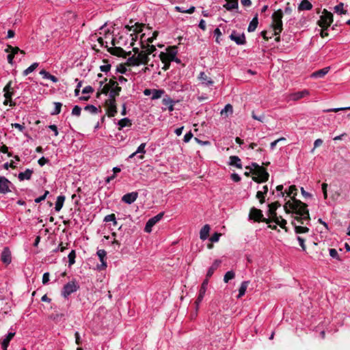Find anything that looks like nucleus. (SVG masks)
<instances>
[{
    "instance_id": "nucleus-1",
    "label": "nucleus",
    "mask_w": 350,
    "mask_h": 350,
    "mask_svg": "<svg viewBox=\"0 0 350 350\" xmlns=\"http://www.w3.org/2000/svg\"><path fill=\"white\" fill-rule=\"evenodd\" d=\"M297 191V189L295 185L289 187L288 190L286 192L287 196L292 198L293 201L287 202L284 208L286 213L291 211L293 215H295V219H299L301 223L304 224L305 221L310 219L309 212L306 204L295 199Z\"/></svg>"
},
{
    "instance_id": "nucleus-2",
    "label": "nucleus",
    "mask_w": 350,
    "mask_h": 350,
    "mask_svg": "<svg viewBox=\"0 0 350 350\" xmlns=\"http://www.w3.org/2000/svg\"><path fill=\"white\" fill-rule=\"evenodd\" d=\"M283 12L282 10H278L274 12L272 14V24L271 27L274 31V35H279L283 29L282 24Z\"/></svg>"
},
{
    "instance_id": "nucleus-3",
    "label": "nucleus",
    "mask_w": 350,
    "mask_h": 350,
    "mask_svg": "<svg viewBox=\"0 0 350 350\" xmlns=\"http://www.w3.org/2000/svg\"><path fill=\"white\" fill-rule=\"evenodd\" d=\"M79 288V285L75 280H72L66 283L62 291V295L64 298H68L72 293L76 292Z\"/></svg>"
},
{
    "instance_id": "nucleus-4",
    "label": "nucleus",
    "mask_w": 350,
    "mask_h": 350,
    "mask_svg": "<svg viewBox=\"0 0 350 350\" xmlns=\"http://www.w3.org/2000/svg\"><path fill=\"white\" fill-rule=\"evenodd\" d=\"M332 22L333 14L331 12L324 10L322 15L320 17V20L318 22L319 25L323 29H327Z\"/></svg>"
},
{
    "instance_id": "nucleus-5",
    "label": "nucleus",
    "mask_w": 350,
    "mask_h": 350,
    "mask_svg": "<svg viewBox=\"0 0 350 350\" xmlns=\"http://www.w3.org/2000/svg\"><path fill=\"white\" fill-rule=\"evenodd\" d=\"M133 51L137 54V57L134 59L135 65L138 66L139 64H148L150 59L148 54H147L146 52L144 51H139L137 48H134Z\"/></svg>"
},
{
    "instance_id": "nucleus-6",
    "label": "nucleus",
    "mask_w": 350,
    "mask_h": 350,
    "mask_svg": "<svg viewBox=\"0 0 350 350\" xmlns=\"http://www.w3.org/2000/svg\"><path fill=\"white\" fill-rule=\"evenodd\" d=\"M178 53L177 47L174 46H170L167 48L166 52H161L159 54V58L161 60H164L167 59L170 61H171L172 59L176 57V55Z\"/></svg>"
},
{
    "instance_id": "nucleus-7",
    "label": "nucleus",
    "mask_w": 350,
    "mask_h": 350,
    "mask_svg": "<svg viewBox=\"0 0 350 350\" xmlns=\"http://www.w3.org/2000/svg\"><path fill=\"white\" fill-rule=\"evenodd\" d=\"M163 215V212L159 213L157 215L149 219L144 228L145 232L150 233L152 231V228L162 219Z\"/></svg>"
},
{
    "instance_id": "nucleus-8",
    "label": "nucleus",
    "mask_w": 350,
    "mask_h": 350,
    "mask_svg": "<svg viewBox=\"0 0 350 350\" xmlns=\"http://www.w3.org/2000/svg\"><path fill=\"white\" fill-rule=\"evenodd\" d=\"M143 26L144 25L142 24H139L138 23H133V21H131L129 22V24L124 26V28L128 31H133L135 33V38L133 37V34H131V36H132V40H135L137 38L135 33L141 32L142 31Z\"/></svg>"
},
{
    "instance_id": "nucleus-9",
    "label": "nucleus",
    "mask_w": 350,
    "mask_h": 350,
    "mask_svg": "<svg viewBox=\"0 0 350 350\" xmlns=\"http://www.w3.org/2000/svg\"><path fill=\"white\" fill-rule=\"evenodd\" d=\"M253 173L257 176L253 177L252 179L256 183L266 182L269 178V173L263 167L259 168V171L253 172Z\"/></svg>"
},
{
    "instance_id": "nucleus-10",
    "label": "nucleus",
    "mask_w": 350,
    "mask_h": 350,
    "mask_svg": "<svg viewBox=\"0 0 350 350\" xmlns=\"http://www.w3.org/2000/svg\"><path fill=\"white\" fill-rule=\"evenodd\" d=\"M208 284V279L205 278L201 284L198 298H197L196 301H195L197 309L199 306V304L202 302V301L203 300V299L204 297V295H205V293H206V291L207 289Z\"/></svg>"
},
{
    "instance_id": "nucleus-11",
    "label": "nucleus",
    "mask_w": 350,
    "mask_h": 350,
    "mask_svg": "<svg viewBox=\"0 0 350 350\" xmlns=\"http://www.w3.org/2000/svg\"><path fill=\"white\" fill-rule=\"evenodd\" d=\"M96 254L100 261V264L97 265V269L99 271L105 269L107 266L106 261V251L105 250H98Z\"/></svg>"
},
{
    "instance_id": "nucleus-12",
    "label": "nucleus",
    "mask_w": 350,
    "mask_h": 350,
    "mask_svg": "<svg viewBox=\"0 0 350 350\" xmlns=\"http://www.w3.org/2000/svg\"><path fill=\"white\" fill-rule=\"evenodd\" d=\"M310 95L308 90H303L299 92H293L288 94V100L297 101Z\"/></svg>"
},
{
    "instance_id": "nucleus-13",
    "label": "nucleus",
    "mask_w": 350,
    "mask_h": 350,
    "mask_svg": "<svg viewBox=\"0 0 350 350\" xmlns=\"http://www.w3.org/2000/svg\"><path fill=\"white\" fill-rule=\"evenodd\" d=\"M230 38L238 45H243L246 42L245 36L243 33H239L235 31H232L230 35Z\"/></svg>"
},
{
    "instance_id": "nucleus-14",
    "label": "nucleus",
    "mask_w": 350,
    "mask_h": 350,
    "mask_svg": "<svg viewBox=\"0 0 350 350\" xmlns=\"http://www.w3.org/2000/svg\"><path fill=\"white\" fill-rule=\"evenodd\" d=\"M177 100L172 99L169 96L166 95L162 100V103L165 105V108H162L163 111L168 109L170 112L174 110V105L177 103Z\"/></svg>"
},
{
    "instance_id": "nucleus-15",
    "label": "nucleus",
    "mask_w": 350,
    "mask_h": 350,
    "mask_svg": "<svg viewBox=\"0 0 350 350\" xmlns=\"http://www.w3.org/2000/svg\"><path fill=\"white\" fill-rule=\"evenodd\" d=\"M11 182L4 176H0V193L5 194L10 192Z\"/></svg>"
},
{
    "instance_id": "nucleus-16",
    "label": "nucleus",
    "mask_w": 350,
    "mask_h": 350,
    "mask_svg": "<svg viewBox=\"0 0 350 350\" xmlns=\"http://www.w3.org/2000/svg\"><path fill=\"white\" fill-rule=\"evenodd\" d=\"M137 198H138V193L137 191H133V192L124 194L122 197V201L126 204H131L137 199Z\"/></svg>"
},
{
    "instance_id": "nucleus-17",
    "label": "nucleus",
    "mask_w": 350,
    "mask_h": 350,
    "mask_svg": "<svg viewBox=\"0 0 350 350\" xmlns=\"http://www.w3.org/2000/svg\"><path fill=\"white\" fill-rule=\"evenodd\" d=\"M294 220L292 221V224L295 227V231L297 234L306 233L309 231V228L307 227L301 226L297 225L296 221L298 224H302L299 219H295V215H293Z\"/></svg>"
},
{
    "instance_id": "nucleus-18",
    "label": "nucleus",
    "mask_w": 350,
    "mask_h": 350,
    "mask_svg": "<svg viewBox=\"0 0 350 350\" xmlns=\"http://www.w3.org/2000/svg\"><path fill=\"white\" fill-rule=\"evenodd\" d=\"M221 263V260L217 259L215 260L211 266L208 268L206 278L209 279L214 273V272L219 267Z\"/></svg>"
},
{
    "instance_id": "nucleus-19",
    "label": "nucleus",
    "mask_w": 350,
    "mask_h": 350,
    "mask_svg": "<svg viewBox=\"0 0 350 350\" xmlns=\"http://www.w3.org/2000/svg\"><path fill=\"white\" fill-rule=\"evenodd\" d=\"M249 217L250 219H254V221H259L262 219L263 215L260 210L257 209L256 208H252L250 210Z\"/></svg>"
},
{
    "instance_id": "nucleus-20",
    "label": "nucleus",
    "mask_w": 350,
    "mask_h": 350,
    "mask_svg": "<svg viewBox=\"0 0 350 350\" xmlns=\"http://www.w3.org/2000/svg\"><path fill=\"white\" fill-rule=\"evenodd\" d=\"M1 261L6 265H9L12 261L11 252L8 247H4L1 255Z\"/></svg>"
},
{
    "instance_id": "nucleus-21",
    "label": "nucleus",
    "mask_w": 350,
    "mask_h": 350,
    "mask_svg": "<svg viewBox=\"0 0 350 350\" xmlns=\"http://www.w3.org/2000/svg\"><path fill=\"white\" fill-rule=\"evenodd\" d=\"M15 336V332H9L1 341V345L3 350H7L10 340Z\"/></svg>"
},
{
    "instance_id": "nucleus-22",
    "label": "nucleus",
    "mask_w": 350,
    "mask_h": 350,
    "mask_svg": "<svg viewBox=\"0 0 350 350\" xmlns=\"http://www.w3.org/2000/svg\"><path fill=\"white\" fill-rule=\"evenodd\" d=\"M228 164L239 169H241L243 167L241 160L238 156H230Z\"/></svg>"
},
{
    "instance_id": "nucleus-23",
    "label": "nucleus",
    "mask_w": 350,
    "mask_h": 350,
    "mask_svg": "<svg viewBox=\"0 0 350 350\" xmlns=\"http://www.w3.org/2000/svg\"><path fill=\"white\" fill-rule=\"evenodd\" d=\"M117 113L115 99H109L108 103V116L113 117Z\"/></svg>"
},
{
    "instance_id": "nucleus-24",
    "label": "nucleus",
    "mask_w": 350,
    "mask_h": 350,
    "mask_svg": "<svg viewBox=\"0 0 350 350\" xmlns=\"http://www.w3.org/2000/svg\"><path fill=\"white\" fill-rule=\"evenodd\" d=\"M199 79L202 81V85L205 86H211L213 85V81L209 78L204 72H201Z\"/></svg>"
},
{
    "instance_id": "nucleus-25",
    "label": "nucleus",
    "mask_w": 350,
    "mask_h": 350,
    "mask_svg": "<svg viewBox=\"0 0 350 350\" xmlns=\"http://www.w3.org/2000/svg\"><path fill=\"white\" fill-rule=\"evenodd\" d=\"M119 130H122L124 127H131L132 126V121L128 118H124L118 120L117 123Z\"/></svg>"
},
{
    "instance_id": "nucleus-26",
    "label": "nucleus",
    "mask_w": 350,
    "mask_h": 350,
    "mask_svg": "<svg viewBox=\"0 0 350 350\" xmlns=\"http://www.w3.org/2000/svg\"><path fill=\"white\" fill-rule=\"evenodd\" d=\"M329 70V67H325L311 74L312 78H323Z\"/></svg>"
},
{
    "instance_id": "nucleus-27",
    "label": "nucleus",
    "mask_w": 350,
    "mask_h": 350,
    "mask_svg": "<svg viewBox=\"0 0 350 350\" xmlns=\"http://www.w3.org/2000/svg\"><path fill=\"white\" fill-rule=\"evenodd\" d=\"M33 170L30 169H26L25 172H20L18 175V178L21 181L24 180H30L33 174Z\"/></svg>"
},
{
    "instance_id": "nucleus-28",
    "label": "nucleus",
    "mask_w": 350,
    "mask_h": 350,
    "mask_svg": "<svg viewBox=\"0 0 350 350\" xmlns=\"http://www.w3.org/2000/svg\"><path fill=\"white\" fill-rule=\"evenodd\" d=\"M226 3L224 5V7L228 11H231L234 9H237L239 6L238 0H226Z\"/></svg>"
},
{
    "instance_id": "nucleus-29",
    "label": "nucleus",
    "mask_w": 350,
    "mask_h": 350,
    "mask_svg": "<svg viewBox=\"0 0 350 350\" xmlns=\"http://www.w3.org/2000/svg\"><path fill=\"white\" fill-rule=\"evenodd\" d=\"M271 214L273 221L279 225L281 228H284L286 224V221L281 217H278L274 212L271 213Z\"/></svg>"
},
{
    "instance_id": "nucleus-30",
    "label": "nucleus",
    "mask_w": 350,
    "mask_h": 350,
    "mask_svg": "<svg viewBox=\"0 0 350 350\" xmlns=\"http://www.w3.org/2000/svg\"><path fill=\"white\" fill-rule=\"evenodd\" d=\"M65 199L66 198L63 195H60L57 198V201L55 202V210L56 212L60 211V210L62 208Z\"/></svg>"
},
{
    "instance_id": "nucleus-31",
    "label": "nucleus",
    "mask_w": 350,
    "mask_h": 350,
    "mask_svg": "<svg viewBox=\"0 0 350 350\" xmlns=\"http://www.w3.org/2000/svg\"><path fill=\"white\" fill-rule=\"evenodd\" d=\"M258 14H256L254 16V17L252 18V20L250 21L249 26L247 27V31L249 32L254 31L258 26Z\"/></svg>"
},
{
    "instance_id": "nucleus-32",
    "label": "nucleus",
    "mask_w": 350,
    "mask_h": 350,
    "mask_svg": "<svg viewBox=\"0 0 350 350\" xmlns=\"http://www.w3.org/2000/svg\"><path fill=\"white\" fill-rule=\"evenodd\" d=\"M210 232V226L208 224L204 225L200 232V238L202 240H206L208 237Z\"/></svg>"
},
{
    "instance_id": "nucleus-33",
    "label": "nucleus",
    "mask_w": 350,
    "mask_h": 350,
    "mask_svg": "<svg viewBox=\"0 0 350 350\" xmlns=\"http://www.w3.org/2000/svg\"><path fill=\"white\" fill-rule=\"evenodd\" d=\"M40 75L42 76L44 79H49L52 81L53 83H57L58 81V79L54 76L51 75L49 72L45 70H42L40 71Z\"/></svg>"
},
{
    "instance_id": "nucleus-34",
    "label": "nucleus",
    "mask_w": 350,
    "mask_h": 350,
    "mask_svg": "<svg viewBox=\"0 0 350 350\" xmlns=\"http://www.w3.org/2000/svg\"><path fill=\"white\" fill-rule=\"evenodd\" d=\"M312 8V5L308 0H302L298 7L299 10H310Z\"/></svg>"
},
{
    "instance_id": "nucleus-35",
    "label": "nucleus",
    "mask_w": 350,
    "mask_h": 350,
    "mask_svg": "<svg viewBox=\"0 0 350 350\" xmlns=\"http://www.w3.org/2000/svg\"><path fill=\"white\" fill-rule=\"evenodd\" d=\"M146 146V144L142 143L138 146V148H137V150L135 151V153L140 154L139 156H137V157L140 160H142L144 158V154L146 152V149H145Z\"/></svg>"
},
{
    "instance_id": "nucleus-36",
    "label": "nucleus",
    "mask_w": 350,
    "mask_h": 350,
    "mask_svg": "<svg viewBox=\"0 0 350 350\" xmlns=\"http://www.w3.org/2000/svg\"><path fill=\"white\" fill-rule=\"evenodd\" d=\"M165 94V91L161 89H152V100H157L160 98Z\"/></svg>"
},
{
    "instance_id": "nucleus-37",
    "label": "nucleus",
    "mask_w": 350,
    "mask_h": 350,
    "mask_svg": "<svg viewBox=\"0 0 350 350\" xmlns=\"http://www.w3.org/2000/svg\"><path fill=\"white\" fill-rule=\"evenodd\" d=\"M249 282L248 281H243L241 286L239 289V295H237V298H241L242 296H243L245 293V291L247 290V288L248 286Z\"/></svg>"
},
{
    "instance_id": "nucleus-38",
    "label": "nucleus",
    "mask_w": 350,
    "mask_h": 350,
    "mask_svg": "<svg viewBox=\"0 0 350 350\" xmlns=\"http://www.w3.org/2000/svg\"><path fill=\"white\" fill-rule=\"evenodd\" d=\"M121 91V88L116 85L114 88H113L109 92L110 99H115L114 98L119 95L120 92Z\"/></svg>"
},
{
    "instance_id": "nucleus-39",
    "label": "nucleus",
    "mask_w": 350,
    "mask_h": 350,
    "mask_svg": "<svg viewBox=\"0 0 350 350\" xmlns=\"http://www.w3.org/2000/svg\"><path fill=\"white\" fill-rule=\"evenodd\" d=\"M235 277V273L233 271H227L224 276V282L228 283L230 280Z\"/></svg>"
},
{
    "instance_id": "nucleus-40",
    "label": "nucleus",
    "mask_w": 350,
    "mask_h": 350,
    "mask_svg": "<svg viewBox=\"0 0 350 350\" xmlns=\"http://www.w3.org/2000/svg\"><path fill=\"white\" fill-rule=\"evenodd\" d=\"M38 66V63L35 62L23 71V75L27 76L32 72Z\"/></svg>"
},
{
    "instance_id": "nucleus-41",
    "label": "nucleus",
    "mask_w": 350,
    "mask_h": 350,
    "mask_svg": "<svg viewBox=\"0 0 350 350\" xmlns=\"http://www.w3.org/2000/svg\"><path fill=\"white\" fill-rule=\"evenodd\" d=\"M233 112L232 106L230 104H227L224 108L221 111V114L224 115L226 114V116H228V114H232Z\"/></svg>"
},
{
    "instance_id": "nucleus-42",
    "label": "nucleus",
    "mask_w": 350,
    "mask_h": 350,
    "mask_svg": "<svg viewBox=\"0 0 350 350\" xmlns=\"http://www.w3.org/2000/svg\"><path fill=\"white\" fill-rule=\"evenodd\" d=\"M252 118L254 119V120H258L260 122H265V116L264 113H261L260 115H257L254 111H253L252 112Z\"/></svg>"
},
{
    "instance_id": "nucleus-43",
    "label": "nucleus",
    "mask_w": 350,
    "mask_h": 350,
    "mask_svg": "<svg viewBox=\"0 0 350 350\" xmlns=\"http://www.w3.org/2000/svg\"><path fill=\"white\" fill-rule=\"evenodd\" d=\"M142 49H145L144 51L146 52V53L148 54V55L153 53L157 50L154 46L149 45L148 44H147L146 46L142 44Z\"/></svg>"
},
{
    "instance_id": "nucleus-44",
    "label": "nucleus",
    "mask_w": 350,
    "mask_h": 350,
    "mask_svg": "<svg viewBox=\"0 0 350 350\" xmlns=\"http://www.w3.org/2000/svg\"><path fill=\"white\" fill-rule=\"evenodd\" d=\"M103 221L105 222L112 221L113 226L117 225V221H116V215L114 214H110V215H106Z\"/></svg>"
},
{
    "instance_id": "nucleus-45",
    "label": "nucleus",
    "mask_w": 350,
    "mask_h": 350,
    "mask_svg": "<svg viewBox=\"0 0 350 350\" xmlns=\"http://www.w3.org/2000/svg\"><path fill=\"white\" fill-rule=\"evenodd\" d=\"M75 257H76L75 251L72 250L69 253V254H68V256L69 266H71V265H72L73 264H75Z\"/></svg>"
},
{
    "instance_id": "nucleus-46",
    "label": "nucleus",
    "mask_w": 350,
    "mask_h": 350,
    "mask_svg": "<svg viewBox=\"0 0 350 350\" xmlns=\"http://www.w3.org/2000/svg\"><path fill=\"white\" fill-rule=\"evenodd\" d=\"M55 105V108L53 109V111L51 112V115H57L60 113L61 111V108H62V104L61 103H59V102H55L54 103Z\"/></svg>"
},
{
    "instance_id": "nucleus-47",
    "label": "nucleus",
    "mask_w": 350,
    "mask_h": 350,
    "mask_svg": "<svg viewBox=\"0 0 350 350\" xmlns=\"http://www.w3.org/2000/svg\"><path fill=\"white\" fill-rule=\"evenodd\" d=\"M7 53H10L11 54H13L14 56L16 54H17L21 50L18 47H13L12 46H8L7 49L5 50Z\"/></svg>"
},
{
    "instance_id": "nucleus-48",
    "label": "nucleus",
    "mask_w": 350,
    "mask_h": 350,
    "mask_svg": "<svg viewBox=\"0 0 350 350\" xmlns=\"http://www.w3.org/2000/svg\"><path fill=\"white\" fill-rule=\"evenodd\" d=\"M334 9L336 13L340 14L345 13V11L344 10V4L342 3H340L336 5Z\"/></svg>"
},
{
    "instance_id": "nucleus-49",
    "label": "nucleus",
    "mask_w": 350,
    "mask_h": 350,
    "mask_svg": "<svg viewBox=\"0 0 350 350\" xmlns=\"http://www.w3.org/2000/svg\"><path fill=\"white\" fill-rule=\"evenodd\" d=\"M329 254L332 258H335L338 260H340L338 253L336 249H334V248L329 249Z\"/></svg>"
},
{
    "instance_id": "nucleus-50",
    "label": "nucleus",
    "mask_w": 350,
    "mask_h": 350,
    "mask_svg": "<svg viewBox=\"0 0 350 350\" xmlns=\"http://www.w3.org/2000/svg\"><path fill=\"white\" fill-rule=\"evenodd\" d=\"M84 109L85 111H89L91 113H96L98 111V109L92 105H88L85 106Z\"/></svg>"
},
{
    "instance_id": "nucleus-51",
    "label": "nucleus",
    "mask_w": 350,
    "mask_h": 350,
    "mask_svg": "<svg viewBox=\"0 0 350 350\" xmlns=\"http://www.w3.org/2000/svg\"><path fill=\"white\" fill-rule=\"evenodd\" d=\"M81 108L78 105H75L74 106L72 110V115L75 116H79L81 115Z\"/></svg>"
},
{
    "instance_id": "nucleus-52",
    "label": "nucleus",
    "mask_w": 350,
    "mask_h": 350,
    "mask_svg": "<svg viewBox=\"0 0 350 350\" xmlns=\"http://www.w3.org/2000/svg\"><path fill=\"white\" fill-rule=\"evenodd\" d=\"M49 191H45L44 193L42 196H40V197H38V198L35 199V200H34L35 202L36 203H40L42 201L46 199V198L49 195Z\"/></svg>"
},
{
    "instance_id": "nucleus-53",
    "label": "nucleus",
    "mask_w": 350,
    "mask_h": 350,
    "mask_svg": "<svg viewBox=\"0 0 350 350\" xmlns=\"http://www.w3.org/2000/svg\"><path fill=\"white\" fill-rule=\"evenodd\" d=\"M276 190L278 191L277 196L278 197H284L285 192L283 191V185H280L276 187Z\"/></svg>"
},
{
    "instance_id": "nucleus-54",
    "label": "nucleus",
    "mask_w": 350,
    "mask_h": 350,
    "mask_svg": "<svg viewBox=\"0 0 350 350\" xmlns=\"http://www.w3.org/2000/svg\"><path fill=\"white\" fill-rule=\"evenodd\" d=\"M265 194L262 192V191H258L256 193V198L260 200V203H263L265 202Z\"/></svg>"
},
{
    "instance_id": "nucleus-55",
    "label": "nucleus",
    "mask_w": 350,
    "mask_h": 350,
    "mask_svg": "<svg viewBox=\"0 0 350 350\" xmlns=\"http://www.w3.org/2000/svg\"><path fill=\"white\" fill-rule=\"evenodd\" d=\"M221 234L217 232H215L210 238V241L213 243L217 242L219 239Z\"/></svg>"
},
{
    "instance_id": "nucleus-56",
    "label": "nucleus",
    "mask_w": 350,
    "mask_h": 350,
    "mask_svg": "<svg viewBox=\"0 0 350 350\" xmlns=\"http://www.w3.org/2000/svg\"><path fill=\"white\" fill-rule=\"evenodd\" d=\"M192 137L193 133H191V131H189L185 135L183 141L185 143H188Z\"/></svg>"
},
{
    "instance_id": "nucleus-57",
    "label": "nucleus",
    "mask_w": 350,
    "mask_h": 350,
    "mask_svg": "<svg viewBox=\"0 0 350 350\" xmlns=\"http://www.w3.org/2000/svg\"><path fill=\"white\" fill-rule=\"evenodd\" d=\"M162 62V63H163V66L162 68L163 70H167L170 68V62L171 61H170L169 59H166L164 60H161Z\"/></svg>"
},
{
    "instance_id": "nucleus-58",
    "label": "nucleus",
    "mask_w": 350,
    "mask_h": 350,
    "mask_svg": "<svg viewBox=\"0 0 350 350\" xmlns=\"http://www.w3.org/2000/svg\"><path fill=\"white\" fill-rule=\"evenodd\" d=\"M111 68V65L106 64L100 66V70L103 72H107Z\"/></svg>"
},
{
    "instance_id": "nucleus-59",
    "label": "nucleus",
    "mask_w": 350,
    "mask_h": 350,
    "mask_svg": "<svg viewBox=\"0 0 350 350\" xmlns=\"http://www.w3.org/2000/svg\"><path fill=\"white\" fill-rule=\"evenodd\" d=\"M297 241L299 242V245L301 247L302 250L306 251V245L304 243V242H305L304 239L302 237L299 236V237H297Z\"/></svg>"
},
{
    "instance_id": "nucleus-60",
    "label": "nucleus",
    "mask_w": 350,
    "mask_h": 350,
    "mask_svg": "<svg viewBox=\"0 0 350 350\" xmlns=\"http://www.w3.org/2000/svg\"><path fill=\"white\" fill-rule=\"evenodd\" d=\"M94 92V89L92 86L90 85H88L86 87H85L83 90H82V93L83 94H89V93H92Z\"/></svg>"
},
{
    "instance_id": "nucleus-61",
    "label": "nucleus",
    "mask_w": 350,
    "mask_h": 350,
    "mask_svg": "<svg viewBox=\"0 0 350 350\" xmlns=\"http://www.w3.org/2000/svg\"><path fill=\"white\" fill-rule=\"evenodd\" d=\"M49 281V273L46 272L42 275V283L46 284Z\"/></svg>"
},
{
    "instance_id": "nucleus-62",
    "label": "nucleus",
    "mask_w": 350,
    "mask_h": 350,
    "mask_svg": "<svg viewBox=\"0 0 350 350\" xmlns=\"http://www.w3.org/2000/svg\"><path fill=\"white\" fill-rule=\"evenodd\" d=\"M12 127H14L15 129H18L21 132H23L25 129V127L23 125L18 124V123L12 124Z\"/></svg>"
},
{
    "instance_id": "nucleus-63",
    "label": "nucleus",
    "mask_w": 350,
    "mask_h": 350,
    "mask_svg": "<svg viewBox=\"0 0 350 350\" xmlns=\"http://www.w3.org/2000/svg\"><path fill=\"white\" fill-rule=\"evenodd\" d=\"M49 128L53 131L54 136H57L59 133L57 130V127L55 124H51L49 126Z\"/></svg>"
},
{
    "instance_id": "nucleus-64",
    "label": "nucleus",
    "mask_w": 350,
    "mask_h": 350,
    "mask_svg": "<svg viewBox=\"0 0 350 350\" xmlns=\"http://www.w3.org/2000/svg\"><path fill=\"white\" fill-rule=\"evenodd\" d=\"M231 179L234 182H239L241 180L240 176L237 173H233L231 174Z\"/></svg>"
}]
</instances>
